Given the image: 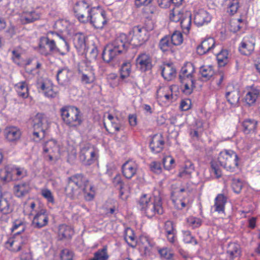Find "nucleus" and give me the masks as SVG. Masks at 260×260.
I'll list each match as a JSON object with an SVG mask.
<instances>
[{"instance_id": "nucleus-46", "label": "nucleus", "mask_w": 260, "mask_h": 260, "mask_svg": "<svg viewBox=\"0 0 260 260\" xmlns=\"http://www.w3.org/2000/svg\"><path fill=\"white\" fill-rule=\"evenodd\" d=\"M228 102L232 106L238 105L240 99L239 92L237 90H234L231 91H228L225 94Z\"/></svg>"}, {"instance_id": "nucleus-56", "label": "nucleus", "mask_w": 260, "mask_h": 260, "mask_svg": "<svg viewBox=\"0 0 260 260\" xmlns=\"http://www.w3.org/2000/svg\"><path fill=\"white\" fill-rule=\"evenodd\" d=\"M41 195L47 201L48 203L54 204L55 203L54 198L52 192L48 188H42L41 191Z\"/></svg>"}, {"instance_id": "nucleus-40", "label": "nucleus", "mask_w": 260, "mask_h": 260, "mask_svg": "<svg viewBox=\"0 0 260 260\" xmlns=\"http://www.w3.org/2000/svg\"><path fill=\"white\" fill-rule=\"evenodd\" d=\"M194 171V166L192 162L187 160L185 162L183 168L179 172V176L182 178H189Z\"/></svg>"}, {"instance_id": "nucleus-48", "label": "nucleus", "mask_w": 260, "mask_h": 260, "mask_svg": "<svg viewBox=\"0 0 260 260\" xmlns=\"http://www.w3.org/2000/svg\"><path fill=\"white\" fill-rule=\"evenodd\" d=\"M182 83V91L185 94H190L194 87V80H184L180 81Z\"/></svg>"}, {"instance_id": "nucleus-9", "label": "nucleus", "mask_w": 260, "mask_h": 260, "mask_svg": "<svg viewBox=\"0 0 260 260\" xmlns=\"http://www.w3.org/2000/svg\"><path fill=\"white\" fill-rule=\"evenodd\" d=\"M109 18L107 14L101 7H92L91 14L89 21L92 26L97 29H102L107 23Z\"/></svg>"}, {"instance_id": "nucleus-33", "label": "nucleus", "mask_w": 260, "mask_h": 260, "mask_svg": "<svg viewBox=\"0 0 260 260\" xmlns=\"http://www.w3.org/2000/svg\"><path fill=\"white\" fill-rule=\"evenodd\" d=\"M161 75L167 81L173 80L176 75V70L172 64H165L161 67Z\"/></svg>"}, {"instance_id": "nucleus-16", "label": "nucleus", "mask_w": 260, "mask_h": 260, "mask_svg": "<svg viewBox=\"0 0 260 260\" xmlns=\"http://www.w3.org/2000/svg\"><path fill=\"white\" fill-rule=\"evenodd\" d=\"M51 120L47 115L43 113H37L32 119V126L34 129L47 131L51 123Z\"/></svg>"}, {"instance_id": "nucleus-60", "label": "nucleus", "mask_w": 260, "mask_h": 260, "mask_svg": "<svg viewBox=\"0 0 260 260\" xmlns=\"http://www.w3.org/2000/svg\"><path fill=\"white\" fill-rule=\"evenodd\" d=\"M12 58L14 62L19 66L23 65L25 63L22 59L21 53L18 49H14L12 51Z\"/></svg>"}, {"instance_id": "nucleus-30", "label": "nucleus", "mask_w": 260, "mask_h": 260, "mask_svg": "<svg viewBox=\"0 0 260 260\" xmlns=\"http://www.w3.org/2000/svg\"><path fill=\"white\" fill-rule=\"evenodd\" d=\"M53 27L59 31H67L70 34L73 33L74 25L66 19L57 20L55 22Z\"/></svg>"}, {"instance_id": "nucleus-53", "label": "nucleus", "mask_w": 260, "mask_h": 260, "mask_svg": "<svg viewBox=\"0 0 260 260\" xmlns=\"http://www.w3.org/2000/svg\"><path fill=\"white\" fill-rule=\"evenodd\" d=\"M124 239L131 246L134 247L135 246V237L132 229L127 228L125 230Z\"/></svg>"}, {"instance_id": "nucleus-35", "label": "nucleus", "mask_w": 260, "mask_h": 260, "mask_svg": "<svg viewBox=\"0 0 260 260\" xmlns=\"http://www.w3.org/2000/svg\"><path fill=\"white\" fill-rule=\"evenodd\" d=\"M15 90L19 97L27 98L29 95L27 84L25 81L17 83L14 86Z\"/></svg>"}, {"instance_id": "nucleus-21", "label": "nucleus", "mask_w": 260, "mask_h": 260, "mask_svg": "<svg viewBox=\"0 0 260 260\" xmlns=\"http://www.w3.org/2000/svg\"><path fill=\"white\" fill-rule=\"evenodd\" d=\"M136 66L142 72L150 70L152 67V60L150 55L146 53L140 54L136 59Z\"/></svg>"}, {"instance_id": "nucleus-17", "label": "nucleus", "mask_w": 260, "mask_h": 260, "mask_svg": "<svg viewBox=\"0 0 260 260\" xmlns=\"http://www.w3.org/2000/svg\"><path fill=\"white\" fill-rule=\"evenodd\" d=\"M41 17V13L38 9L23 8L22 12L19 14V19L23 24L31 23L38 20Z\"/></svg>"}, {"instance_id": "nucleus-49", "label": "nucleus", "mask_w": 260, "mask_h": 260, "mask_svg": "<svg viewBox=\"0 0 260 260\" xmlns=\"http://www.w3.org/2000/svg\"><path fill=\"white\" fill-rule=\"evenodd\" d=\"M13 180L21 179L27 175V171L24 168L13 166Z\"/></svg>"}, {"instance_id": "nucleus-47", "label": "nucleus", "mask_w": 260, "mask_h": 260, "mask_svg": "<svg viewBox=\"0 0 260 260\" xmlns=\"http://www.w3.org/2000/svg\"><path fill=\"white\" fill-rule=\"evenodd\" d=\"M74 232L72 228L65 224L59 226L58 235L61 239L70 238L73 235Z\"/></svg>"}, {"instance_id": "nucleus-29", "label": "nucleus", "mask_w": 260, "mask_h": 260, "mask_svg": "<svg viewBox=\"0 0 260 260\" xmlns=\"http://www.w3.org/2000/svg\"><path fill=\"white\" fill-rule=\"evenodd\" d=\"M49 34H52L53 36L57 37L59 40L58 43V48H59L60 51H58V54L61 55L67 54L70 51V46L66 39L59 34L55 31H50Z\"/></svg>"}, {"instance_id": "nucleus-11", "label": "nucleus", "mask_w": 260, "mask_h": 260, "mask_svg": "<svg viewBox=\"0 0 260 260\" xmlns=\"http://www.w3.org/2000/svg\"><path fill=\"white\" fill-rule=\"evenodd\" d=\"M74 11L76 17L80 22L87 23L89 21L92 8H89V5L84 1L77 3L74 7Z\"/></svg>"}, {"instance_id": "nucleus-51", "label": "nucleus", "mask_w": 260, "mask_h": 260, "mask_svg": "<svg viewBox=\"0 0 260 260\" xmlns=\"http://www.w3.org/2000/svg\"><path fill=\"white\" fill-rule=\"evenodd\" d=\"M70 71L66 68L59 70L56 75V79L59 83L63 84L65 82L68 81L69 77V74Z\"/></svg>"}, {"instance_id": "nucleus-3", "label": "nucleus", "mask_w": 260, "mask_h": 260, "mask_svg": "<svg viewBox=\"0 0 260 260\" xmlns=\"http://www.w3.org/2000/svg\"><path fill=\"white\" fill-rule=\"evenodd\" d=\"M128 41L127 35L120 34L112 43L105 47L102 53L103 60L107 62L113 60L127 48Z\"/></svg>"}, {"instance_id": "nucleus-4", "label": "nucleus", "mask_w": 260, "mask_h": 260, "mask_svg": "<svg viewBox=\"0 0 260 260\" xmlns=\"http://www.w3.org/2000/svg\"><path fill=\"white\" fill-rule=\"evenodd\" d=\"M88 179L81 174L72 175L68 178V184L66 188L68 197L72 199H78L88 187Z\"/></svg>"}, {"instance_id": "nucleus-28", "label": "nucleus", "mask_w": 260, "mask_h": 260, "mask_svg": "<svg viewBox=\"0 0 260 260\" xmlns=\"http://www.w3.org/2000/svg\"><path fill=\"white\" fill-rule=\"evenodd\" d=\"M4 136L6 140L10 142L17 141L21 137V132L16 126H9L4 130Z\"/></svg>"}, {"instance_id": "nucleus-7", "label": "nucleus", "mask_w": 260, "mask_h": 260, "mask_svg": "<svg viewBox=\"0 0 260 260\" xmlns=\"http://www.w3.org/2000/svg\"><path fill=\"white\" fill-rule=\"evenodd\" d=\"M217 159L220 166L230 172H234L238 166V156L236 153L232 150L224 149L221 151Z\"/></svg>"}, {"instance_id": "nucleus-2", "label": "nucleus", "mask_w": 260, "mask_h": 260, "mask_svg": "<svg viewBox=\"0 0 260 260\" xmlns=\"http://www.w3.org/2000/svg\"><path fill=\"white\" fill-rule=\"evenodd\" d=\"M139 207L148 218L162 214L164 212L161 199L159 196L143 194L139 200Z\"/></svg>"}, {"instance_id": "nucleus-59", "label": "nucleus", "mask_w": 260, "mask_h": 260, "mask_svg": "<svg viewBox=\"0 0 260 260\" xmlns=\"http://www.w3.org/2000/svg\"><path fill=\"white\" fill-rule=\"evenodd\" d=\"M239 7L238 0H230L228 4V12L231 15L235 14Z\"/></svg>"}, {"instance_id": "nucleus-5", "label": "nucleus", "mask_w": 260, "mask_h": 260, "mask_svg": "<svg viewBox=\"0 0 260 260\" xmlns=\"http://www.w3.org/2000/svg\"><path fill=\"white\" fill-rule=\"evenodd\" d=\"M61 116L64 122L70 127H77L82 122L80 110L74 106H65L60 109Z\"/></svg>"}, {"instance_id": "nucleus-12", "label": "nucleus", "mask_w": 260, "mask_h": 260, "mask_svg": "<svg viewBox=\"0 0 260 260\" xmlns=\"http://www.w3.org/2000/svg\"><path fill=\"white\" fill-rule=\"evenodd\" d=\"M172 201L176 208L182 209L190 205L192 199L189 197L186 189L181 188L178 192L172 194Z\"/></svg>"}, {"instance_id": "nucleus-24", "label": "nucleus", "mask_w": 260, "mask_h": 260, "mask_svg": "<svg viewBox=\"0 0 260 260\" xmlns=\"http://www.w3.org/2000/svg\"><path fill=\"white\" fill-rule=\"evenodd\" d=\"M211 19V15L204 9H200L194 13V22L198 26L207 24Z\"/></svg>"}, {"instance_id": "nucleus-64", "label": "nucleus", "mask_w": 260, "mask_h": 260, "mask_svg": "<svg viewBox=\"0 0 260 260\" xmlns=\"http://www.w3.org/2000/svg\"><path fill=\"white\" fill-rule=\"evenodd\" d=\"M60 258L61 260H73V253L68 249L62 250Z\"/></svg>"}, {"instance_id": "nucleus-44", "label": "nucleus", "mask_w": 260, "mask_h": 260, "mask_svg": "<svg viewBox=\"0 0 260 260\" xmlns=\"http://www.w3.org/2000/svg\"><path fill=\"white\" fill-rule=\"evenodd\" d=\"M50 35L48 32L46 37L41 38V42H44L48 46L50 52L58 54V51H60L59 48L56 45L55 41L50 38Z\"/></svg>"}, {"instance_id": "nucleus-20", "label": "nucleus", "mask_w": 260, "mask_h": 260, "mask_svg": "<svg viewBox=\"0 0 260 260\" xmlns=\"http://www.w3.org/2000/svg\"><path fill=\"white\" fill-rule=\"evenodd\" d=\"M260 95L259 89L254 86H248L244 90V100L249 106H252L255 104L258 97Z\"/></svg>"}, {"instance_id": "nucleus-52", "label": "nucleus", "mask_w": 260, "mask_h": 260, "mask_svg": "<svg viewBox=\"0 0 260 260\" xmlns=\"http://www.w3.org/2000/svg\"><path fill=\"white\" fill-rule=\"evenodd\" d=\"M82 194H84V199L86 201H92L95 196V188L92 185L88 183V187L84 190Z\"/></svg>"}, {"instance_id": "nucleus-50", "label": "nucleus", "mask_w": 260, "mask_h": 260, "mask_svg": "<svg viewBox=\"0 0 260 260\" xmlns=\"http://www.w3.org/2000/svg\"><path fill=\"white\" fill-rule=\"evenodd\" d=\"M216 58L219 66H224L229 62V52L226 50H221L216 54Z\"/></svg>"}, {"instance_id": "nucleus-43", "label": "nucleus", "mask_w": 260, "mask_h": 260, "mask_svg": "<svg viewBox=\"0 0 260 260\" xmlns=\"http://www.w3.org/2000/svg\"><path fill=\"white\" fill-rule=\"evenodd\" d=\"M88 73H83L80 74L81 82L86 84L93 83L95 80V75L92 67H88Z\"/></svg>"}, {"instance_id": "nucleus-13", "label": "nucleus", "mask_w": 260, "mask_h": 260, "mask_svg": "<svg viewBox=\"0 0 260 260\" xmlns=\"http://www.w3.org/2000/svg\"><path fill=\"white\" fill-rule=\"evenodd\" d=\"M79 157L84 165H91L96 159L94 148L89 144L84 145L81 148Z\"/></svg>"}, {"instance_id": "nucleus-10", "label": "nucleus", "mask_w": 260, "mask_h": 260, "mask_svg": "<svg viewBox=\"0 0 260 260\" xmlns=\"http://www.w3.org/2000/svg\"><path fill=\"white\" fill-rule=\"evenodd\" d=\"M170 19L172 21H180L181 27L183 33H189L191 24V18L189 13H186L184 15L181 13L177 9H173L170 14Z\"/></svg>"}, {"instance_id": "nucleus-39", "label": "nucleus", "mask_w": 260, "mask_h": 260, "mask_svg": "<svg viewBox=\"0 0 260 260\" xmlns=\"http://www.w3.org/2000/svg\"><path fill=\"white\" fill-rule=\"evenodd\" d=\"M132 71V66L130 62L123 63L120 70V79L121 81L128 82L129 80L127 78L130 76Z\"/></svg>"}, {"instance_id": "nucleus-23", "label": "nucleus", "mask_w": 260, "mask_h": 260, "mask_svg": "<svg viewBox=\"0 0 260 260\" xmlns=\"http://www.w3.org/2000/svg\"><path fill=\"white\" fill-rule=\"evenodd\" d=\"M216 47L215 41L213 38H208L203 41L197 48V51L200 55H203L209 52H213Z\"/></svg>"}, {"instance_id": "nucleus-8", "label": "nucleus", "mask_w": 260, "mask_h": 260, "mask_svg": "<svg viewBox=\"0 0 260 260\" xmlns=\"http://www.w3.org/2000/svg\"><path fill=\"white\" fill-rule=\"evenodd\" d=\"M127 47L131 44L133 46H139L147 41L149 38V33L146 28L136 26L132 28L127 36Z\"/></svg>"}, {"instance_id": "nucleus-36", "label": "nucleus", "mask_w": 260, "mask_h": 260, "mask_svg": "<svg viewBox=\"0 0 260 260\" xmlns=\"http://www.w3.org/2000/svg\"><path fill=\"white\" fill-rule=\"evenodd\" d=\"M13 165H8L0 169V179L5 182L13 180Z\"/></svg>"}, {"instance_id": "nucleus-18", "label": "nucleus", "mask_w": 260, "mask_h": 260, "mask_svg": "<svg viewBox=\"0 0 260 260\" xmlns=\"http://www.w3.org/2000/svg\"><path fill=\"white\" fill-rule=\"evenodd\" d=\"M25 240L20 235L19 232H17L14 236L10 237L5 243V247L9 250L16 252L25 247L24 245Z\"/></svg>"}, {"instance_id": "nucleus-38", "label": "nucleus", "mask_w": 260, "mask_h": 260, "mask_svg": "<svg viewBox=\"0 0 260 260\" xmlns=\"http://www.w3.org/2000/svg\"><path fill=\"white\" fill-rule=\"evenodd\" d=\"M174 45L171 40L170 36H166L159 41V47L163 52L172 51Z\"/></svg>"}, {"instance_id": "nucleus-57", "label": "nucleus", "mask_w": 260, "mask_h": 260, "mask_svg": "<svg viewBox=\"0 0 260 260\" xmlns=\"http://www.w3.org/2000/svg\"><path fill=\"white\" fill-rule=\"evenodd\" d=\"M163 165L166 170H170L175 167L174 159L170 155L166 156L163 158Z\"/></svg>"}, {"instance_id": "nucleus-1", "label": "nucleus", "mask_w": 260, "mask_h": 260, "mask_svg": "<svg viewBox=\"0 0 260 260\" xmlns=\"http://www.w3.org/2000/svg\"><path fill=\"white\" fill-rule=\"evenodd\" d=\"M23 213L26 215H33L31 224L35 228H42L48 223L49 217L47 210L40 208L32 200L29 199L24 203Z\"/></svg>"}, {"instance_id": "nucleus-6", "label": "nucleus", "mask_w": 260, "mask_h": 260, "mask_svg": "<svg viewBox=\"0 0 260 260\" xmlns=\"http://www.w3.org/2000/svg\"><path fill=\"white\" fill-rule=\"evenodd\" d=\"M179 89L177 85H168L160 83L156 86L155 97L159 103L166 104L173 102L174 95Z\"/></svg>"}, {"instance_id": "nucleus-19", "label": "nucleus", "mask_w": 260, "mask_h": 260, "mask_svg": "<svg viewBox=\"0 0 260 260\" xmlns=\"http://www.w3.org/2000/svg\"><path fill=\"white\" fill-rule=\"evenodd\" d=\"M255 41L251 36L244 37L239 44L238 49L241 54L245 55H250L254 49Z\"/></svg>"}, {"instance_id": "nucleus-61", "label": "nucleus", "mask_w": 260, "mask_h": 260, "mask_svg": "<svg viewBox=\"0 0 260 260\" xmlns=\"http://www.w3.org/2000/svg\"><path fill=\"white\" fill-rule=\"evenodd\" d=\"M183 241L186 243H192L194 245L197 244V240L194 238L193 236L191 234L189 231H183Z\"/></svg>"}, {"instance_id": "nucleus-15", "label": "nucleus", "mask_w": 260, "mask_h": 260, "mask_svg": "<svg viewBox=\"0 0 260 260\" xmlns=\"http://www.w3.org/2000/svg\"><path fill=\"white\" fill-rule=\"evenodd\" d=\"M37 87L40 93H43L48 98H53L57 95V91L54 89L53 83L48 79L38 81Z\"/></svg>"}, {"instance_id": "nucleus-22", "label": "nucleus", "mask_w": 260, "mask_h": 260, "mask_svg": "<svg viewBox=\"0 0 260 260\" xmlns=\"http://www.w3.org/2000/svg\"><path fill=\"white\" fill-rule=\"evenodd\" d=\"M12 196L9 192L0 193V211L4 214H8L12 210Z\"/></svg>"}, {"instance_id": "nucleus-32", "label": "nucleus", "mask_w": 260, "mask_h": 260, "mask_svg": "<svg viewBox=\"0 0 260 260\" xmlns=\"http://www.w3.org/2000/svg\"><path fill=\"white\" fill-rule=\"evenodd\" d=\"M30 190V186L28 182H21L14 185L13 191L15 196L20 198L27 194Z\"/></svg>"}, {"instance_id": "nucleus-27", "label": "nucleus", "mask_w": 260, "mask_h": 260, "mask_svg": "<svg viewBox=\"0 0 260 260\" xmlns=\"http://www.w3.org/2000/svg\"><path fill=\"white\" fill-rule=\"evenodd\" d=\"M140 249L144 251L145 254H148L151 252L154 245L153 241L147 236L142 235L140 236L139 240L136 241Z\"/></svg>"}, {"instance_id": "nucleus-42", "label": "nucleus", "mask_w": 260, "mask_h": 260, "mask_svg": "<svg viewBox=\"0 0 260 260\" xmlns=\"http://www.w3.org/2000/svg\"><path fill=\"white\" fill-rule=\"evenodd\" d=\"M257 124V121L254 119H245L242 123L244 133L248 134L251 132H254L256 128Z\"/></svg>"}, {"instance_id": "nucleus-26", "label": "nucleus", "mask_w": 260, "mask_h": 260, "mask_svg": "<svg viewBox=\"0 0 260 260\" xmlns=\"http://www.w3.org/2000/svg\"><path fill=\"white\" fill-rule=\"evenodd\" d=\"M137 170L138 165L135 161L133 160L126 161L122 167V174L127 179H131L134 176Z\"/></svg>"}, {"instance_id": "nucleus-62", "label": "nucleus", "mask_w": 260, "mask_h": 260, "mask_svg": "<svg viewBox=\"0 0 260 260\" xmlns=\"http://www.w3.org/2000/svg\"><path fill=\"white\" fill-rule=\"evenodd\" d=\"M188 225L192 228L199 227L201 224V220L194 217H189L186 220Z\"/></svg>"}, {"instance_id": "nucleus-34", "label": "nucleus", "mask_w": 260, "mask_h": 260, "mask_svg": "<svg viewBox=\"0 0 260 260\" xmlns=\"http://www.w3.org/2000/svg\"><path fill=\"white\" fill-rule=\"evenodd\" d=\"M164 142L160 136L155 135L152 139L150 143V148L153 153H158L160 152L163 148Z\"/></svg>"}, {"instance_id": "nucleus-45", "label": "nucleus", "mask_w": 260, "mask_h": 260, "mask_svg": "<svg viewBox=\"0 0 260 260\" xmlns=\"http://www.w3.org/2000/svg\"><path fill=\"white\" fill-rule=\"evenodd\" d=\"M226 201V198L223 194H218L215 199V210L219 213H223Z\"/></svg>"}, {"instance_id": "nucleus-25", "label": "nucleus", "mask_w": 260, "mask_h": 260, "mask_svg": "<svg viewBox=\"0 0 260 260\" xmlns=\"http://www.w3.org/2000/svg\"><path fill=\"white\" fill-rule=\"evenodd\" d=\"M195 68L191 62H187L182 67L179 73L180 81L194 80Z\"/></svg>"}, {"instance_id": "nucleus-37", "label": "nucleus", "mask_w": 260, "mask_h": 260, "mask_svg": "<svg viewBox=\"0 0 260 260\" xmlns=\"http://www.w3.org/2000/svg\"><path fill=\"white\" fill-rule=\"evenodd\" d=\"M226 252L230 258L233 259L235 257L240 255L241 253L240 246L237 243L231 242L228 245Z\"/></svg>"}, {"instance_id": "nucleus-31", "label": "nucleus", "mask_w": 260, "mask_h": 260, "mask_svg": "<svg viewBox=\"0 0 260 260\" xmlns=\"http://www.w3.org/2000/svg\"><path fill=\"white\" fill-rule=\"evenodd\" d=\"M74 44L79 52L84 53L86 51L85 36L81 32H77L74 36Z\"/></svg>"}, {"instance_id": "nucleus-55", "label": "nucleus", "mask_w": 260, "mask_h": 260, "mask_svg": "<svg viewBox=\"0 0 260 260\" xmlns=\"http://www.w3.org/2000/svg\"><path fill=\"white\" fill-rule=\"evenodd\" d=\"M171 40L174 46H178L181 45L183 41L182 34L179 31H175L170 37Z\"/></svg>"}, {"instance_id": "nucleus-41", "label": "nucleus", "mask_w": 260, "mask_h": 260, "mask_svg": "<svg viewBox=\"0 0 260 260\" xmlns=\"http://www.w3.org/2000/svg\"><path fill=\"white\" fill-rule=\"evenodd\" d=\"M201 78L203 81H207L210 79L214 74L212 67L210 66H203L200 69Z\"/></svg>"}, {"instance_id": "nucleus-58", "label": "nucleus", "mask_w": 260, "mask_h": 260, "mask_svg": "<svg viewBox=\"0 0 260 260\" xmlns=\"http://www.w3.org/2000/svg\"><path fill=\"white\" fill-rule=\"evenodd\" d=\"M107 80L108 82L112 87L117 86L121 80L120 77L118 78L117 75L115 73H110L107 76Z\"/></svg>"}, {"instance_id": "nucleus-54", "label": "nucleus", "mask_w": 260, "mask_h": 260, "mask_svg": "<svg viewBox=\"0 0 260 260\" xmlns=\"http://www.w3.org/2000/svg\"><path fill=\"white\" fill-rule=\"evenodd\" d=\"M108 258L107 248V247L105 246L96 251L94 253L93 257L90 259V260H107Z\"/></svg>"}, {"instance_id": "nucleus-14", "label": "nucleus", "mask_w": 260, "mask_h": 260, "mask_svg": "<svg viewBox=\"0 0 260 260\" xmlns=\"http://www.w3.org/2000/svg\"><path fill=\"white\" fill-rule=\"evenodd\" d=\"M62 150L55 140H50L45 143L43 146V152L46 157L50 160L57 159Z\"/></svg>"}, {"instance_id": "nucleus-63", "label": "nucleus", "mask_w": 260, "mask_h": 260, "mask_svg": "<svg viewBox=\"0 0 260 260\" xmlns=\"http://www.w3.org/2000/svg\"><path fill=\"white\" fill-rule=\"evenodd\" d=\"M232 186L234 191L237 193H239L241 190L243 183L239 179H234L233 180Z\"/></svg>"}]
</instances>
